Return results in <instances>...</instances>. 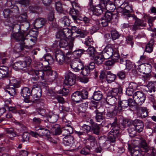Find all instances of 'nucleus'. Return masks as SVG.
Instances as JSON below:
<instances>
[{"instance_id": "obj_1", "label": "nucleus", "mask_w": 156, "mask_h": 156, "mask_svg": "<svg viewBox=\"0 0 156 156\" xmlns=\"http://www.w3.org/2000/svg\"><path fill=\"white\" fill-rule=\"evenodd\" d=\"M13 28H16L18 30V32L14 33L12 36L16 40L20 41L21 45L20 49H27L29 48L28 45H25L24 40L28 39L27 37L29 35V34L27 33L26 30H24L23 28V26L19 24H13Z\"/></svg>"}, {"instance_id": "obj_2", "label": "nucleus", "mask_w": 156, "mask_h": 156, "mask_svg": "<svg viewBox=\"0 0 156 156\" xmlns=\"http://www.w3.org/2000/svg\"><path fill=\"white\" fill-rule=\"evenodd\" d=\"M111 124H113L114 126H117L119 131L120 129L123 130L126 127L131 126L133 125V121L125 119L122 116H120L119 118L115 117L114 122Z\"/></svg>"}, {"instance_id": "obj_3", "label": "nucleus", "mask_w": 156, "mask_h": 156, "mask_svg": "<svg viewBox=\"0 0 156 156\" xmlns=\"http://www.w3.org/2000/svg\"><path fill=\"white\" fill-rule=\"evenodd\" d=\"M142 149L144 150V151L145 152H147L149 150V148L147 145L146 141L145 140L141 141L139 143V146H135L131 150L129 148L132 156H141V153L140 151H143Z\"/></svg>"}, {"instance_id": "obj_4", "label": "nucleus", "mask_w": 156, "mask_h": 156, "mask_svg": "<svg viewBox=\"0 0 156 156\" xmlns=\"http://www.w3.org/2000/svg\"><path fill=\"white\" fill-rule=\"evenodd\" d=\"M151 66L148 63H144L139 65L137 69L138 71L142 73L144 75L143 77L145 80L149 78L151 76Z\"/></svg>"}, {"instance_id": "obj_5", "label": "nucleus", "mask_w": 156, "mask_h": 156, "mask_svg": "<svg viewBox=\"0 0 156 156\" xmlns=\"http://www.w3.org/2000/svg\"><path fill=\"white\" fill-rule=\"evenodd\" d=\"M31 62L32 59L30 57H23L21 61L17 62L14 63L13 67L16 69H23L27 66H30Z\"/></svg>"}, {"instance_id": "obj_6", "label": "nucleus", "mask_w": 156, "mask_h": 156, "mask_svg": "<svg viewBox=\"0 0 156 156\" xmlns=\"http://www.w3.org/2000/svg\"><path fill=\"white\" fill-rule=\"evenodd\" d=\"M72 5L73 6V9H68L67 11H69V14L74 20H80L79 17L81 9L75 3H73L72 4Z\"/></svg>"}, {"instance_id": "obj_7", "label": "nucleus", "mask_w": 156, "mask_h": 156, "mask_svg": "<svg viewBox=\"0 0 156 156\" xmlns=\"http://www.w3.org/2000/svg\"><path fill=\"white\" fill-rule=\"evenodd\" d=\"M132 5L127 2H125L117 9V11L122 13L124 16H129L132 12Z\"/></svg>"}, {"instance_id": "obj_8", "label": "nucleus", "mask_w": 156, "mask_h": 156, "mask_svg": "<svg viewBox=\"0 0 156 156\" xmlns=\"http://www.w3.org/2000/svg\"><path fill=\"white\" fill-rule=\"evenodd\" d=\"M57 39L60 40L67 39L71 37V31L69 28H64L58 31L56 35Z\"/></svg>"}, {"instance_id": "obj_9", "label": "nucleus", "mask_w": 156, "mask_h": 156, "mask_svg": "<svg viewBox=\"0 0 156 156\" xmlns=\"http://www.w3.org/2000/svg\"><path fill=\"white\" fill-rule=\"evenodd\" d=\"M109 125H111L112 129L109 132L110 135L108 136V139L111 142L113 143L115 142L116 139L119 134V131L118 130L117 126H114L111 123H110Z\"/></svg>"}, {"instance_id": "obj_10", "label": "nucleus", "mask_w": 156, "mask_h": 156, "mask_svg": "<svg viewBox=\"0 0 156 156\" xmlns=\"http://www.w3.org/2000/svg\"><path fill=\"white\" fill-rule=\"evenodd\" d=\"M32 91L27 87H23L21 90L20 94L21 96L24 98V101L27 103H34V101L30 100V97L32 94Z\"/></svg>"}, {"instance_id": "obj_11", "label": "nucleus", "mask_w": 156, "mask_h": 156, "mask_svg": "<svg viewBox=\"0 0 156 156\" xmlns=\"http://www.w3.org/2000/svg\"><path fill=\"white\" fill-rule=\"evenodd\" d=\"M76 75L71 72H69L65 76L64 84L66 85L73 86L76 82Z\"/></svg>"}, {"instance_id": "obj_12", "label": "nucleus", "mask_w": 156, "mask_h": 156, "mask_svg": "<svg viewBox=\"0 0 156 156\" xmlns=\"http://www.w3.org/2000/svg\"><path fill=\"white\" fill-rule=\"evenodd\" d=\"M19 13V9L17 6H15L13 9H5L3 11V14L5 18L9 17L7 20H12V18H10V16H16Z\"/></svg>"}, {"instance_id": "obj_13", "label": "nucleus", "mask_w": 156, "mask_h": 156, "mask_svg": "<svg viewBox=\"0 0 156 156\" xmlns=\"http://www.w3.org/2000/svg\"><path fill=\"white\" fill-rule=\"evenodd\" d=\"M133 98L136 103L138 105H140L144 103L146 97L143 92L137 91L133 94Z\"/></svg>"}, {"instance_id": "obj_14", "label": "nucleus", "mask_w": 156, "mask_h": 156, "mask_svg": "<svg viewBox=\"0 0 156 156\" xmlns=\"http://www.w3.org/2000/svg\"><path fill=\"white\" fill-rule=\"evenodd\" d=\"M70 66L75 71L77 72L82 68L83 64L80 59H74L71 62Z\"/></svg>"}, {"instance_id": "obj_15", "label": "nucleus", "mask_w": 156, "mask_h": 156, "mask_svg": "<svg viewBox=\"0 0 156 156\" xmlns=\"http://www.w3.org/2000/svg\"><path fill=\"white\" fill-rule=\"evenodd\" d=\"M66 52H63L60 50H56L55 51V58L56 60L60 65L62 64L65 62V54Z\"/></svg>"}, {"instance_id": "obj_16", "label": "nucleus", "mask_w": 156, "mask_h": 156, "mask_svg": "<svg viewBox=\"0 0 156 156\" xmlns=\"http://www.w3.org/2000/svg\"><path fill=\"white\" fill-rule=\"evenodd\" d=\"M129 102V99L122 100L119 99L118 105L115 107V109H117L119 112H121L122 108H125L128 106Z\"/></svg>"}, {"instance_id": "obj_17", "label": "nucleus", "mask_w": 156, "mask_h": 156, "mask_svg": "<svg viewBox=\"0 0 156 156\" xmlns=\"http://www.w3.org/2000/svg\"><path fill=\"white\" fill-rule=\"evenodd\" d=\"M133 125L138 133L142 132L144 129L143 122L141 120L136 119L133 121Z\"/></svg>"}, {"instance_id": "obj_18", "label": "nucleus", "mask_w": 156, "mask_h": 156, "mask_svg": "<svg viewBox=\"0 0 156 156\" xmlns=\"http://www.w3.org/2000/svg\"><path fill=\"white\" fill-rule=\"evenodd\" d=\"M46 22V20L43 18H38L36 19L33 23L35 29L37 30L42 27L45 25Z\"/></svg>"}, {"instance_id": "obj_19", "label": "nucleus", "mask_w": 156, "mask_h": 156, "mask_svg": "<svg viewBox=\"0 0 156 156\" xmlns=\"http://www.w3.org/2000/svg\"><path fill=\"white\" fill-rule=\"evenodd\" d=\"M73 129L70 125H66L62 127V134L65 137L70 136V134L73 133Z\"/></svg>"}, {"instance_id": "obj_20", "label": "nucleus", "mask_w": 156, "mask_h": 156, "mask_svg": "<svg viewBox=\"0 0 156 156\" xmlns=\"http://www.w3.org/2000/svg\"><path fill=\"white\" fill-rule=\"evenodd\" d=\"M90 123L91 125L90 131L94 134L98 135L100 133V127L99 125L94 122L92 119L90 120Z\"/></svg>"}, {"instance_id": "obj_21", "label": "nucleus", "mask_w": 156, "mask_h": 156, "mask_svg": "<svg viewBox=\"0 0 156 156\" xmlns=\"http://www.w3.org/2000/svg\"><path fill=\"white\" fill-rule=\"evenodd\" d=\"M59 46L60 48H66V47H68L69 49H72L73 48V44L72 40H71L69 42V44L67 41V39L62 40H60Z\"/></svg>"}, {"instance_id": "obj_22", "label": "nucleus", "mask_w": 156, "mask_h": 156, "mask_svg": "<svg viewBox=\"0 0 156 156\" xmlns=\"http://www.w3.org/2000/svg\"><path fill=\"white\" fill-rule=\"evenodd\" d=\"M84 141L88 146L93 147L95 145L96 138L92 135H88V137L84 139Z\"/></svg>"}, {"instance_id": "obj_23", "label": "nucleus", "mask_w": 156, "mask_h": 156, "mask_svg": "<svg viewBox=\"0 0 156 156\" xmlns=\"http://www.w3.org/2000/svg\"><path fill=\"white\" fill-rule=\"evenodd\" d=\"M9 76V68L5 66H0V79Z\"/></svg>"}, {"instance_id": "obj_24", "label": "nucleus", "mask_w": 156, "mask_h": 156, "mask_svg": "<svg viewBox=\"0 0 156 156\" xmlns=\"http://www.w3.org/2000/svg\"><path fill=\"white\" fill-rule=\"evenodd\" d=\"M9 86L14 87L15 88H18L20 86L21 82L16 80V79L12 77L9 78Z\"/></svg>"}, {"instance_id": "obj_25", "label": "nucleus", "mask_w": 156, "mask_h": 156, "mask_svg": "<svg viewBox=\"0 0 156 156\" xmlns=\"http://www.w3.org/2000/svg\"><path fill=\"white\" fill-rule=\"evenodd\" d=\"M115 5L112 2L110 1L102 7L105 11L106 10L108 12H111L113 11L116 8Z\"/></svg>"}, {"instance_id": "obj_26", "label": "nucleus", "mask_w": 156, "mask_h": 156, "mask_svg": "<svg viewBox=\"0 0 156 156\" xmlns=\"http://www.w3.org/2000/svg\"><path fill=\"white\" fill-rule=\"evenodd\" d=\"M70 30L71 31V36L74 33H76L79 34V35L76 36L77 37H84L85 36V34H84L83 31H82L80 29H78V28L76 27H72L71 30Z\"/></svg>"}, {"instance_id": "obj_27", "label": "nucleus", "mask_w": 156, "mask_h": 156, "mask_svg": "<svg viewBox=\"0 0 156 156\" xmlns=\"http://www.w3.org/2000/svg\"><path fill=\"white\" fill-rule=\"evenodd\" d=\"M98 143L99 146L103 148V149L107 148L108 144L109 143L108 140L104 136H101L99 139Z\"/></svg>"}, {"instance_id": "obj_28", "label": "nucleus", "mask_w": 156, "mask_h": 156, "mask_svg": "<svg viewBox=\"0 0 156 156\" xmlns=\"http://www.w3.org/2000/svg\"><path fill=\"white\" fill-rule=\"evenodd\" d=\"M63 141L64 144L69 146H71L74 142L73 137L71 135L64 137Z\"/></svg>"}, {"instance_id": "obj_29", "label": "nucleus", "mask_w": 156, "mask_h": 156, "mask_svg": "<svg viewBox=\"0 0 156 156\" xmlns=\"http://www.w3.org/2000/svg\"><path fill=\"white\" fill-rule=\"evenodd\" d=\"M122 88L119 85L116 87L112 88L111 91L108 93V94L115 96L118 93L122 94Z\"/></svg>"}, {"instance_id": "obj_30", "label": "nucleus", "mask_w": 156, "mask_h": 156, "mask_svg": "<svg viewBox=\"0 0 156 156\" xmlns=\"http://www.w3.org/2000/svg\"><path fill=\"white\" fill-rule=\"evenodd\" d=\"M79 92V91H76L73 93L71 95L72 100L76 103L82 101V98Z\"/></svg>"}, {"instance_id": "obj_31", "label": "nucleus", "mask_w": 156, "mask_h": 156, "mask_svg": "<svg viewBox=\"0 0 156 156\" xmlns=\"http://www.w3.org/2000/svg\"><path fill=\"white\" fill-rule=\"evenodd\" d=\"M113 49H104L102 52L103 57L105 59H108L112 57Z\"/></svg>"}, {"instance_id": "obj_32", "label": "nucleus", "mask_w": 156, "mask_h": 156, "mask_svg": "<svg viewBox=\"0 0 156 156\" xmlns=\"http://www.w3.org/2000/svg\"><path fill=\"white\" fill-rule=\"evenodd\" d=\"M94 10L92 11L93 14L97 16L101 15L104 11L105 12V9H104L102 6L100 5V4L96 6Z\"/></svg>"}, {"instance_id": "obj_33", "label": "nucleus", "mask_w": 156, "mask_h": 156, "mask_svg": "<svg viewBox=\"0 0 156 156\" xmlns=\"http://www.w3.org/2000/svg\"><path fill=\"white\" fill-rule=\"evenodd\" d=\"M85 44L86 46L89 47L88 49H89L90 48L95 49L97 48L94 44L92 39L89 37L86 38Z\"/></svg>"}, {"instance_id": "obj_34", "label": "nucleus", "mask_w": 156, "mask_h": 156, "mask_svg": "<svg viewBox=\"0 0 156 156\" xmlns=\"http://www.w3.org/2000/svg\"><path fill=\"white\" fill-rule=\"evenodd\" d=\"M128 106L129 107V109L133 111H135L137 109V107L136 102L132 98L129 99Z\"/></svg>"}, {"instance_id": "obj_35", "label": "nucleus", "mask_w": 156, "mask_h": 156, "mask_svg": "<svg viewBox=\"0 0 156 156\" xmlns=\"http://www.w3.org/2000/svg\"><path fill=\"white\" fill-rule=\"evenodd\" d=\"M40 136H48L50 134L49 130L46 129L40 128L38 130Z\"/></svg>"}, {"instance_id": "obj_36", "label": "nucleus", "mask_w": 156, "mask_h": 156, "mask_svg": "<svg viewBox=\"0 0 156 156\" xmlns=\"http://www.w3.org/2000/svg\"><path fill=\"white\" fill-rule=\"evenodd\" d=\"M117 101L115 96L109 95H108L106 98V101L108 104L112 105H115Z\"/></svg>"}, {"instance_id": "obj_37", "label": "nucleus", "mask_w": 156, "mask_h": 156, "mask_svg": "<svg viewBox=\"0 0 156 156\" xmlns=\"http://www.w3.org/2000/svg\"><path fill=\"white\" fill-rule=\"evenodd\" d=\"M49 72V74L47 75L48 76L49 80L50 82H52L57 78L58 74L55 71H52Z\"/></svg>"}, {"instance_id": "obj_38", "label": "nucleus", "mask_w": 156, "mask_h": 156, "mask_svg": "<svg viewBox=\"0 0 156 156\" xmlns=\"http://www.w3.org/2000/svg\"><path fill=\"white\" fill-rule=\"evenodd\" d=\"M116 77V75L111 73H108L106 76V79L108 83H110L115 80Z\"/></svg>"}, {"instance_id": "obj_39", "label": "nucleus", "mask_w": 156, "mask_h": 156, "mask_svg": "<svg viewBox=\"0 0 156 156\" xmlns=\"http://www.w3.org/2000/svg\"><path fill=\"white\" fill-rule=\"evenodd\" d=\"M60 22L62 26L63 27L69 26L70 24V21L68 18L64 16L60 20Z\"/></svg>"}, {"instance_id": "obj_40", "label": "nucleus", "mask_w": 156, "mask_h": 156, "mask_svg": "<svg viewBox=\"0 0 156 156\" xmlns=\"http://www.w3.org/2000/svg\"><path fill=\"white\" fill-rule=\"evenodd\" d=\"M34 93V97L38 98L41 96L42 95V90L41 87H38L37 88L34 89V91H33Z\"/></svg>"}, {"instance_id": "obj_41", "label": "nucleus", "mask_w": 156, "mask_h": 156, "mask_svg": "<svg viewBox=\"0 0 156 156\" xmlns=\"http://www.w3.org/2000/svg\"><path fill=\"white\" fill-rule=\"evenodd\" d=\"M147 86L148 90H147V91H149L150 92H154L156 89V82H149Z\"/></svg>"}, {"instance_id": "obj_42", "label": "nucleus", "mask_w": 156, "mask_h": 156, "mask_svg": "<svg viewBox=\"0 0 156 156\" xmlns=\"http://www.w3.org/2000/svg\"><path fill=\"white\" fill-rule=\"evenodd\" d=\"M102 94L101 92L98 91H95L92 96L93 98L95 100L98 101L100 100L102 97Z\"/></svg>"}, {"instance_id": "obj_43", "label": "nucleus", "mask_w": 156, "mask_h": 156, "mask_svg": "<svg viewBox=\"0 0 156 156\" xmlns=\"http://www.w3.org/2000/svg\"><path fill=\"white\" fill-rule=\"evenodd\" d=\"M104 60V58L102 55L101 56L97 55L94 58V62L98 65L101 64Z\"/></svg>"}, {"instance_id": "obj_44", "label": "nucleus", "mask_w": 156, "mask_h": 156, "mask_svg": "<svg viewBox=\"0 0 156 156\" xmlns=\"http://www.w3.org/2000/svg\"><path fill=\"white\" fill-rule=\"evenodd\" d=\"M43 58L48 62V64L49 65H51L54 63V60L53 59L51 56V54L49 53L46 54L45 55L43 56Z\"/></svg>"}, {"instance_id": "obj_45", "label": "nucleus", "mask_w": 156, "mask_h": 156, "mask_svg": "<svg viewBox=\"0 0 156 156\" xmlns=\"http://www.w3.org/2000/svg\"><path fill=\"white\" fill-rule=\"evenodd\" d=\"M58 117L55 115H48L47 116V119L48 121L51 123H55L58 120Z\"/></svg>"}, {"instance_id": "obj_46", "label": "nucleus", "mask_w": 156, "mask_h": 156, "mask_svg": "<svg viewBox=\"0 0 156 156\" xmlns=\"http://www.w3.org/2000/svg\"><path fill=\"white\" fill-rule=\"evenodd\" d=\"M117 49H113L112 59H114L117 62H119V59L120 58Z\"/></svg>"}, {"instance_id": "obj_47", "label": "nucleus", "mask_w": 156, "mask_h": 156, "mask_svg": "<svg viewBox=\"0 0 156 156\" xmlns=\"http://www.w3.org/2000/svg\"><path fill=\"white\" fill-rule=\"evenodd\" d=\"M128 131L131 137H133L136 136L137 131L134 127H133V126L128 128Z\"/></svg>"}, {"instance_id": "obj_48", "label": "nucleus", "mask_w": 156, "mask_h": 156, "mask_svg": "<svg viewBox=\"0 0 156 156\" xmlns=\"http://www.w3.org/2000/svg\"><path fill=\"white\" fill-rule=\"evenodd\" d=\"M84 51L83 49H77L73 52L72 55L75 58H79L81 56Z\"/></svg>"}, {"instance_id": "obj_49", "label": "nucleus", "mask_w": 156, "mask_h": 156, "mask_svg": "<svg viewBox=\"0 0 156 156\" xmlns=\"http://www.w3.org/2000/svg\"><path fill=\"white\" fill-rule=\"evenodd\" d=\"M80 70H82L81 74L83 76H87L90 73V70L89 69L88 66H85L84 67L83 66Z\"/></svg>"}, {"instance_id": "obj_50", "label": "nucleus", "mask_w": 156, "mask_h": 156, "mask_svg": "<svg viewBox=\"0 0 156 156\" xmlns=\"http://www.w3.org/2000/svg\"><path fill=\"white\" fill-rule=\"evenodd\" d=\"M96 114V119L97 121H100V120L103 119L104 118V112H100L97 110L95 111Z\"/></svg>"}, {"instance_id": "obj_51", "label": "nucleus", "mask_w": 156, "mask_h": 156, "mask_svg": "<svg viewBox=\"0 0 156 156\" xmlns=\"http://www.w3.org/2000/svg\"><path fill=\"white\" fill-rule=\"evenodd\" d=\"M6 91L11 96H15L16 95L15 88L14 87L9 86V85L8 88Z\"/></svg>"}, {"instance_id": "obj_52", "label": "nucleus", "mask_w": 156, "mask_h": 156, "mask_svg": "<svg viewBox=\"0 0 156 156\" xmlns=\"http://www.w3.org/2000/svg\"><path fill=\"white\" fill-rule=\"evenodd\" d=\"M30 136V134L27 132H24L23 134L22 139L21 141L23 142H26L29 143V139Z\"/></svg>"}, {"instance_id": "obj_53", "label": "nucleus", "mask_w": 156, "mask_h": 156, "mask_svg": "<svg viewBox=\"0 0 156 156\" xmlns=\"http://www.w3.org/2000/svg\"><path fill=\"white\" fill-rule=\"evenodd\" d=\"M35 74L37 76L38 78H41L42 80L44 79L45 73L42 70H37L35 71Z\"/></svg>"}, {"instance_id": "obj_54", "label": "nucleus", "mask_w": 156, "mask_h": 156, "mask_svg": "<svg viewBox=\"0 0 156 156\" xmlns=\"http://www.w3.org/2000/svg\"><path fill=\"white\" fill-rule=\"evenodd\" d=\"M115 108V107L113 111L108 112L106 114L107 116L110 118H112L115 117L117 113L119 112L118 110Z\"/></svg>"}, {"instance_id": "obj_55", "label": "nucleus", "mask_w": 156, "mask_h": 156, "mask_svg": "<svg viewBox=\"0 0 156 156\" xmlns=\"http://www.w3.org/2000/svg\"><path fill=\"white\" fill-rule=\"evenodd\" d=\"M18 20L20 22H26L27 20V16L26 13L22 14L18 18Z\"/></svg>"}, {"instance_id": "obj_56", "label": "nucleus", "mask_w": 156, "mask_h": 156, "mask_svg": "<svg viewBox=\"0 0 156 156\" xmlns=\"http://www.w3.org/2000/svg\"><path fill=\"white\" fill-rule=\"evenodd\" d=\"M111 36L112 39L115 40L119 38V35L117 30H113L111 31Z\"/></svg>"}, {"instance_id": "obj_57", "label": "nucleus", "mask_w": 156, "mask_h": 156, "mask_svg": "<svg viewBox=\"0 0 156 156\" xmlns=\"http://www.w3.org/2000/svg\"><path fill=\"white\" fill-rule=\"evenodd\" d=\"M56 10L59 13H61L63 11V8L61 3L59 1L56 2L55 3Z\"/></svg>"}, {"instance_id": "obj_58", "label": "nucleus", "mask_w": 156, "mask_h": 156, "mask_svg": "<svg viewBox=\"0 0 156 156\" xmlns=\"http://www.w3.org/2000/svg\"><path fill=\"white\" fill-rule=\"evenodd\" d=\"M82 98V99H85L87 98L88 93V91L86 90H83L81 91H79V92Z\"/></svg>"}, {"instance_id": "obj_59", "label": "nucleus", "mask_w": 156, "mask_h": 156, "mask_svg": "<svg viewBox=\"0 0 156 156\" xmlns=\"http://www.w3.org/2000/svg\"><path fill=\"white\" fill-rule=\"evenodd\" d=\"M144 17L147 20L149 26L150 27H152L153 25V22L154 20L156 19V16L153 17L146 16H144Z\"/></svg>"}, {"instance_id": "obj_60", "label": "nucleus", "mask_w": 156, "mask_h": 156, "mask_svg": "<svg viewBox=\"0 0 156 156\" xmlns=\"http://www.w3.org/2000/svg\"><path fill=\"white\" fill-rule=\"evenodd\" d=\"M66 56L65 57V62L67 64L69 65L70 66V63L71 62H72V61H71V58H70V57H68L67 56L71 55V54L72 51H68L67 52L66 51Z\"/></svg>"}, {"instance_id": "obj_61", "label": "nucleus", "mask_w": 156, "mask_h": 156, "mask_svg": "<svg viewBox=\"0 0 156 156\" xmlns=\"http://www.w3.org/2000/svg\"><path fill=\"white\" fill-rule=\"evenodd\" d=\"M80 152L81 154L84 155H89L90 154V148L87 147L82 148Z\"/></svg>"}, {"instance_id": "obj_62", "label": "nucleus", "mask_w": 156, "mask_h": 156, "mask_svg": "<svg viewBox=\"0 0 156 156\" xmlns=\"http://www.w3.org/2000/svg\"><path fill=\"white\" fill-rule=\"evenodd\" d=\"M136 25H137L139 27H145L146 26V22L138 18L137 19L136 21L135 22Z\"/></svg>"}, {"instance_id": "obj_63", "label": "nucleus", "mask_w": 156, "mask_h": 156, "mask_svg": "<svg viewBox=\"0 0 156 156\" xmlns=\"http://www.w3.org/2000/svg\"><path fill=\"white\" fill-rule=\"evenodd\" d=\"M101 23L100 20L97 19L94 20V23L93 27L95 30H98L101 27Z\"/></svg>"}, {"instance_id": "obj_64", "label": "nucleus", "mask_w": 156, "mask_h": 156, "mask_svg": "<svg viewBox=\"0 0 156 156\" xmlns=\"http://www.w3.org/2000/svg\"><path fill=\"white\" fill-rule=\"evenodd\" d=\"M113 15L111 12H107L105 13V16L103 17L110 22L112 18Z\"/></svg>"}]
</instances>
